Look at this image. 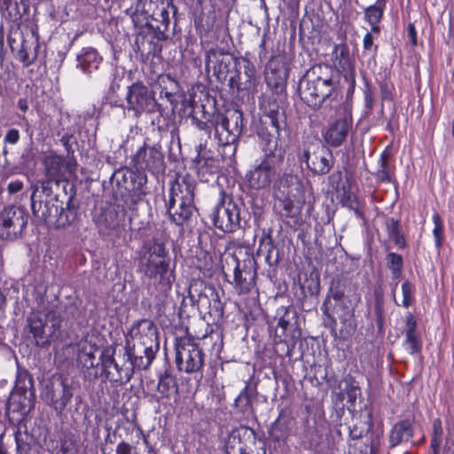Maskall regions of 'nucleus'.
<instances>
[{
    "label": "nucleus",
    "instance_id": "nucleus-1",
    "mask_svg": "<svg viewBox=\"0 0 454 454\" xmlns=\"http://www.w3.org/2000/svg\"><path fill=\"white\" fill-rule=\"evenodd\" d=\"M140 270L165 292L171 288L175 278L169 272L170 257L165 244L153 238L143 242L138 251Z\"/></svg>",
    "mask_w": 454,
    "mask_h": 454
},
{
    "label": "nucleus",
    "instance_id": "nucleus-2",
    "mask_svg": "<svg viewBox=\"0 0 454 454\" xmlns=\"http://www.w3.org/2000/svg\"><path fill=\"white\" fill-rule=\"evenodd\" d=\"M298 91L301 99L313 108H319L324 104L333 107L340 97L338 79L333 75L319 76L315 68L307 71L300 79Z\"/></svg>",
    "mask_w": 454,
    "mask_h": 454
},
{
    "label": "nucleus",
    "instance_id": "nucleus-3",
    "mask_svg": "<svg viewBox=\"0 0 454 454\" xmlns=\"http://www.w3.org/2000/svg\"><path fill=\"white\" fill-rule=\"evenodd\" d=\"M194 190L195 183L189 176L178 178L171 184L165 206L176 224L182 225L195 210Z\"/></svg>",
    "mask_w": 454,
    "mask_h": 454
},
{
    "label": "nucleus",
    "instance_id": "nucleus-4",
    "mask_svg": "<svg viewBox=\"0 0 454 454\" xmlns=\"http://www.w3.org/2000/svg\"><path fill=\"white\" fill-rule=\"evenodd\" d=\"M243 129V114L239 110L229 112L227 114H218L215 119L214 138L219 146L228 149L221 153L233 156L236 153L235 143Z\"/></svg>",
    "mask_w": 454,
    "mask_h": 454
},
{
    "label": "nucleus",
    "instance_id": "nucleus-5",
    "mask_svg": "<svg viewBox=\"0 0 454 454\" xmlns=\"http://www.w3.org/2000/svg\"><path fill=\"white\" fill-rule=\"evenodd\" d=\"M137 339L138 344L135 346L133 354H129L131 364L139 370H146L159 349L158 332L154 324L151 321L139 323Z\"/></svg>",
    "mask_w": 454,
    "mask_h": 454
},
{
    "label": "nucleus",
    "instance_id": "nucleus-6",
    "mask_svg": "<svg viewBox=\"0 0 454 454\" xmlns=\"http://www.w3.org/2000/svg\"><path fill=\"white\" fill-rule=\"evenodd\" d=\"M301 162H305L309 169L317 175H325L333 168V156L332 152L320 142H304L297 154Z\"/></svg>",
    "mask_w": 454,
    "mask_h": 454
},
{
    "label": "nucleus",
    "instance_id": "nucleus-7",
    "mask_svg": "<svg viewBox=\"0 0 454 454\" xmlns=\"http://www.w3.org/2000/svg\"><path fill=\"white\" fill-rule=\"evenodd\" d=\"M215 228L223 232H234L240 228V207L232 198L221 192L220 201L215 206L212 215Z\"/></svg>",
    "mask_w": 454,
    "mask_h": 454
},
{
    "label": "nucleus",
    "instance_id": "nucleus-8",
    "mask_svg": "<svg viewBox=\"0 0 454 454\" xmlns=\"http://www.w3.org/2000/svg\"><path fill=\"white\" fill-rule=\"evenodd\" d=\"M176 364L180 372L193 373L204 364V353L190 338H180L176 343Z\"/></svg>",
    "mask_w": 454,
    "mask_h": 454
},
{
    "label": "nucleus",
    "instance_id": "nucleus-9",
    "mask_svg": "<svg viewBox=\"0 0 454 454\" xmlns=\"http://www.w3.org/2000/svg\"><path fill=\"white\" fill-rule=\"evenodd\" d=\"M126 101V109L133 112L136 116L160 111V105L157 103L154 93L141 82L133 83L128 88Z\"/></svg>",
    "mask_w": 454,
    "mask_h": 454
},
{
    "label": "nucleus",
    "instance_id": "nucleus-10",
    "mask_svg": "<svg viewBox=\"0 0 454 454\" xmlns=\"http://www.w3.org/2000/svg\"><path fill=\"white\" fill-rule=\"evenodd\" d=\"M131 165L137 171L148 170L153 174L164 171V156L160 146L144 143L132 156Z\"/></svg>",
    "mask_w": 454,
    "mask_h": 454
},
{
    "label": "nucleus",
    "instance_id": "nucleus-11",
    "mask_svg": "<svg viewBox=\"0 0 454 454\" xmlns=\"http://www.w3.org/2000/svg\"><path fill=\"white\" fill-rule=\"evenodd\" d=\"M278 164L270 158H263L255 163L246 174L248 186L256 191L269 190L276 179Z\"/></svg>",
    "mask_w": 454,
    "mask_h": 454
},
{
    "label": "nucleus",
    "instance_id": "nucleus-12",
    "mask_svg": "<svg viewBox=\"0 0 454 454\" xmlns=\"http://www.w3.org/2000/svg\"><path fill=\"white\" fill-rule=\"evenodd\" d=\"M27 225V217L22 210L16 207L5 208L0 215V238L14 239Z\"/></svg>",
    "mask_w": 454,
    "mask_h": 454
},
{
    "label": "nucleus",
    "instance_id": "nucleus-13",
    "mask_svg": "<svg viewBox=\"0 0 454 454\" xmlns=\"http://www.w3.org/2000/svg\"><path fill=\"white\" fill-rule=\"evenodd\" d=\"M256 270L252 262H236L234 269L235 287L239 294H246L252 290L255 285Z\"/></svg>",
    "mask_w": 454,
    "mask_h": 454
},
{
    "label": "nucleus",
    "instance_id": "nucleus-14",
    "mask_svg": "<svg viewBox=\"0 0 454 454\" xmlns=\"http://www.w3.org/2000/svg\"><path fill=\"white\" fill-rule=\"evenodd\" d=\"M352 122L347 118H340L329 125L324 133L325 142L331 147H339L348 137Z\"/></svg>",
    "mask_w": 454,
    "mask_h": 454
},
{
    "label": "nucleus",
    "instance_id": "nucleus-15",
    "mask_svg": "<svg viewBox=\"0 0 454 454\" xmlns=\"http://www.w3.org/2000/svg\"><path fill=\"white\" fill-rule=\"evenodd\" d=\"M306 185L296 175L285 174L278 181L275 195L305 198Z\"/></svg>",
    "mask_w": 454,
    "mask_h": 454
},
{
    "label": "nucleus",
    "instance_id": "nucleus-16",
    "mask_svg": "<svg viewBox=\"0 0 454 454\" xmlns=\"http://www.w3.org/2000/svg\"><path fill=\"white\" fill-rule=\"evenodd\" d=\"M126 178H129V184L127 190L129 192L130 201L133 206L141 202L148 193L147 176L143 171L128 170L125 174Z\"/></svg>",
    "mask_w": 454,
    "mask_h": 454
},
{
    "label": "nucleus",
    "instance_id": "nucleus-17",
    "mask_svg": "<svg viewBox=\"0 0 454 454\" xmlns=\"http://www.w3.org/2000/svg\"><path fill=\"white\" fill-rule=\"evenodd\" d=\"M288 78V68L282 60H271L266 69L267 85L276 91L281 90Z\"/></svg>",
    "mask_w": 454,
    "mask_h": 454
},
{
    "label": "nucleus",
    "instance_id": "nucleus-18",
    "mask_svg": "<svg viewBox=\"0 0 454 454\" xmlns=\"http://www.w3.org/2000/svg\"><path fill=\"white\" fill-rule=\"evenodd\" d=\"M77 68L84 74L90 75L102 63L103 58L98 51L92 47H84L76 57Z\"/></svg>",
    "mask_w": 454,
    "mask_h": 454
},
{
    "label": "nucleus",
    "instance_id": "nucleus-19",
    "mask_svg": "<svg viewBox=\"0 0 454 454\" xmlns=\"http://www.w3.org/2000/svg\"><path fill=\"white\" fill-rule=\"evenodd\" d=\"M443 442V430L442 427V421L440 419H435L433 421V433L431 439V454H454V441L446 437L444 444L442 447Z\"/></svg>",
    "mask_w": 454,
    "mask_h": 454
},
{
    "label": "nucleus",
    "instance_id": "nucleus-20",
    "mask_svg": "<svg viewBox=\"0 0 454 454\" xmlns=\"http://www.w3.org/2000/svg\"><path fill=\"white\" fill-rule=\"evenodd\" d=\"M294 315L289 317V310L285 309V314L279 317L277 328L276 335L279 339V341L294 342L301 335L299 329L296 326V322H293Z\"/></svg>",
    "mask_w": 454,
    "mask_h": 454
},
{
    "label": "nucleus",
    "instance_id": "nucleus-21",
    "mask_svg": "<svg viewBox=\"0 0 454 454\" xmlns=\"http://www.w3.org/2000/svg\"><path fill=\"white\" fill-rule=\"evenodd\" d=\"M258 136L259 147L264 153L263 158H270L278 163L282 162L285 151L278 147V138L266 131L259 132Z\"/></svg>",
    "mask_w": 454,
    "mask_h": 454
},
{
    "label": "nucleus",
    "instance_id": "nucleus-22",
    "mask_svg": "<svg viewBox=\"0 0 454 454\" xmlns=\"http://www.w3.org/2000/svg\"><path fill=\"white\" fill-rule=\"evenodd\" d=\"M178 393V386L176 379L165 372L159 376L157 394L152 395V399L160 402L161 399H170Z\"/></svg>",
    "mask_w": 454,
    "mask_h": 454
},
{
    "label": "nucleus",
    "instance_id": "nucleus-23",
    "mask_svg": "<svg viewBox=\"0 0 454 454\" xmlns=\"http://www.w3.org/2000/svg\"><path fill=\"white\" fill-rule=\"evenodd\" d=\"M332 59L334 67L346 75L353 70V60L349 53V48L346 43H338L333 47Z\"/></svg>",
    "mask_w": 454,
    "mask_h": 454
},
{
    "label": "nucleus",
    "instance_id": "nucleus-24",
    "mask_svg": "<svg viewBox=\"0 0 454 454\" xmlns=\"http://www.w3.org/2000/svg\"><path fill=\"white\" fill-rule=\"evenodd\" d=\"M43 165L45 168L46 176L50 181L59 183L60 178L64 176L66 160L62 156L55 153H51L45 157Z\"/></svg>",
    "mask_w": 454,
    "mask_h": 454
},
{
    "label": "nucleus",
    "instance_id": "nucleus-25",
    "mask_svg": "<svg viewBox=\"0 0 454 454\" xmlns=\"http://www.w3.org/2000/svg\"><path fill=\"white\" fill-rule=\"evenodd\" d=\"M30 333L33 334L37 346L44 348L51 343L50 337L45 333V320L37 315H32L27 318Z\"/></svg>",
    "mask_w": 454,
    "mask_h": 454
},
{
    "label": "nucleus",
    "instance_id": "nucleus-26",
    "mask_svg": "<svg viewBox=\"0 0 454 454\" xmlns=\"http://www.w3.org/2000/svg\"><path fill=\"white\" fill-rule=\"evenodd\" d=\"M32 35L34 37V42L29 43L28 41L25 40L18 53L19 59L26 67H28L35 62L38 55V49L40 48L39 35L34 29L32 30Z\"/></svg>",
    "mask_w": 454,
    "mask_h": 454
},
{
    "label": "nucleus",
    "instance_id": "nucleus-27",
    "mask_svg": "<svg viewBox=\"0 0 454 454\" xmlns=\"http://www.w3.org/2000/svg\"><path fill=\"white\" fill-rule=\"evenodd\" d=\"M284 211L283 215L288 218H296L300 215L306 198H293L289 196L275 195Z\"/></svg>",
    "mask_w": 454,
    "mask_h": 454
},
{
    "label": "nucleus",
    "instance_id": "nucleus-28",
    "mask_svg": "<svg viewBox=\"0 0 454 454\" xmlns=\"http://www.w3.org/2000/svg\"><path fill=\"white\" fill-rule=\"evenodd\" d=\"M412 436V427L409 420L397 422L392 428L389 435V442L392 447L403 442H407Z\"/></svg>",
    "mask_w": 454,
    "mask_h": 454
},
{
    "label": "nucleus",
    "instance_id": "nucleus-29",
    "mask_svg": "<svg viewBox=\"0 0 454 454\" xmlns=\"http://www.w3.org/2000/svg\"><path fill=\"white\" fill-rule=\"evenodd\" d=\"M196 168L200 178L207 181L206 179L207 175L217 173L220 169V162L217 159L206 153L203 155L199 154L196 160Z\"/></svg>",
    "mask_w": 454,
    "mask_h": 454
},
{
    "label": "nucleus",
    "instance_id": "nucleus-30",
    "mask_svg": "<svg viewBox=\"0 0 454 454\" xmlns=\"http://www.w3.org/2000/svg\"><path fill=\"white\" fill-rule=\"evenodd\" d=\"M152 4V0H137L135 7H130L127 12L130 14L134 23H148Z\"/></svg>",
    "mask_w": 454,
    "mask_h": 454
},
{
    "label": "nucleus",
    "instance_id": "nucleus-31",
    "mask_svg": "<svg viewBox=\"0 0 454 454\" xmlns=\"http://www.w3.org/2000/svg\"><path fill=\"white\" fill-rule=\"evenodd\" d=\"M170 9L174 12L175 6L171 4H168L167 5L162 4L161 7L159 8L158 12L151 14L150 19L156 22L155 28L160 32L168 31L170 25Z\"/></svg>",
    "mask_w": 454,
    "mask_h": 454
},
{
    "label": "nucleus",
    "instance_id": "nucleus-32",
    "mask_svg": "<svg viewBox=\"0 0 454 454\" xmlns=\"http://www.w3.org/2000/svg\"><path fill=\"white\" fill-rule=\"evenodd\" d=\"M386 229L389 239L394 242L397 248L402 249L406 247V240L404 235L402 232L401 225L398 220L394 218L387 219Z\"/></svg>",
    "mask_w": 454,
    "mask_h": 454
},
{
    "label": "nucleus",
    "instance_id": "nucleus-33",
    "mask_svg": "<svg viewBox=\"0 0 454 454\" xmlns=\"http://www.w3.org/2000/svg\"><path fill=\"white\" fill-rule=\"evenodd\" d=\"M55 213L57 215L56 223L58 227H66L74 222L77 212L74 206L72 204L71 200H68L67 206L61 207L59 209L55 207Z\"/></svg>",
    "mask_w": 454,
    "mask_h": 454
},
{
    "label": "nucleus",
    "instance_id": "nucleus-34",
    "mask_svg": "<svg viewBox=\"0 0 454 454\" xmlns=\"http://www.w3.org/2000/svg\"><path fill=\"white\" fill-rule=\"evenodd\" d=\"M32 386V379L26 370L18 369L14 391L19 395H25L28 387Z\"/></svg>",
    "mask_w": 454,
    "mask_h": 454
},
{
    "label": "nucleus",
    "instance_id": "nucleus-35",
    "mask_svg": "<svg viewBox=\"0 0 454 454\" xmlns=\"http://www.w3.org/2000/svg\"><path fill=\"white\" fill-rule=\"evenodd\" d=\"M385 8V6L376 3L369 5L364 9V20L368 24L380 23L382 20Z\"/></svg>",
    "mask_w": 454,
    "mask_h": 454
},
{
    "label": "nucleus",
    "instance_id": "nucleus-36",
    "mask_svg": "<svg viewBox=\"0 0 454 454\" xmlns=\"http://www.w3.org/2000/svg\"><path fill=\"white\" fill-rule=\"evenodd\" d=\"M62 395L59 400L54 403V409L58 412H62L67 405L71 402L73 398L72 387L65 380L61 381Z\"/></svg>",
    "mask_w": 454,
    "mask_h": 454
},
{
    "label": "nucleus",
    "instance_id": "nucleus-37",
    "mask_svg": "<svg viewBox=\"0 0 454 454\" xmlns=\"http://www.w3.org/2000/svg\"><path fill=\"white\" fill-rule=\"evenodd\" d=\"M387 261L388 268L392 272V278L394 279H398L402 274L403 268V257L402 255L391 252L387 255Z\"/></svg>",
    "mask_w": 454,
    "mask_h": 454
},
{
    "label": "nucleus",
    "instance_id": "nucleus-38",
    "mask_svg": "<svg viewBox=\"0 0 454 454\" xmlns=\"http://www.w3.org/2000/svg\"><path fill=\"white\" fill-rule=\"evenodd\" d=\"M259 106L260 109L270 118V122L272 126H274L277 129V130H278L279 128L277 120L278 106L275 100H273L272 102L266 99L260 100Z\"/></svg>",
    "mask_w": 454,
    "mask_h": 454
},
{
    "label": "nucleus",
    "instance_id": "nucleus-39",
    "mask_svg": "<svg viewBox=\"0 0 454 454\" xmlns=\"http://www.w3.org/2000/svg\"><path fill=\"white\" fill-rule=\"evenodd\" d=\"M401 289L403 295L402 303L399 304L395 299V303L397 306L409 308L414 301L415 286L410 281L406 280L402 284Z\"/></svg>",
    "mask_w": 454,
    "mask_h": 454
},
{
    "label": "nucleus",
    "instance_id": "nucleus-40",
    "mask_svg": "<svg viewBox=\"0 0 454 454\" xmlns=\"http://www.w3.org/2000/svg\"><path fill=\"white\" fill-rule=\"evenodd\" d=\"M387 154L386 152H383L380 155L379 163H380V168L377 171V178L380 180L383 183H389L391 182V171L390 167L387 162Z\"/></svg>",
    "mask_w": 454,
    "mask_h": 454
},
{
    "label": "nucleus",
    "instance_id": "nucleus-41",
    "mask_svg": "<svg viewBox=\"0 0 454 454\" xmlns=\"http://www.w3.org/2000/svg\"><path fill=\"white\" fill-rule=\"evenodd\" d=\"M403 347L411 355L419 353L422 348V342L419 336L417 333L405 334Z\"/></svg>",
    "mask_w": 454,
    "mask_h": 454
},
{
    "label": "nucleus",
    "instance_id": "nucleus-42",
    "mask_svg": "<svg viewBox=\"0 0 454 454\" xmlns=\"http://www.w3.org/2000/svg\"><path fill=\"white\" fill-rule=\"evenodd\" d=\"M98 351V348L88 343H84L82 346L81 349V359H84V364L87 367H96L98 366V363H95V353Z\"/></svg>",
    "mask_w": 454,
    "mask_h": 454
},
{
    "label": "nucleus",
    "instance_id": "nucleus-43",
    "mask_svg": "<svg viewBox=\"0 0 454 454\" xmlns=\"http://www.w3.org/2000/svg\"><path fill=\"white\" fill-rule=\"evenodd\" d=\"M434 223L433 235L435 247L440 249L442 244V235L444 231L443 223L438 213H434L432 216Z\"/></svg>",
    "mask_w": 454,
    "mask_h": 454
},
{
    "label": "nucleus",
    "instance_id": "nucleus-44",
    "mask_svg": "<svg viewBox=\"0 0 454 454\" xmlns=\"http://www.w3.org/2000/svg\"><path fill=\"white\" fill-rule=\"evenodd\" d=\"M270 434L276 442L286 441L288 437V429L286 426L282 425L278 420H276L271 426Z\"/></svg>",
    "mask_w": 454,
    "mask_h": 454
},
{
    "label": "nucleus",
    "instance_id": "nucleus-45",
    "mask_svg": "<svg viewBox=\"0 0 454 454\" xmlns=\"http://www.w3.org/2000/svg\"><path fill=\"white\" fill-rule=\"evenodd\" d=\"M347 300V308L351 309L352 314L354 313L355 309L361 302V294L357 291V288L355 286H348L347 294L345 296Z\"/></svg>",
    "mask_w": 454,
    "mask_h": 454
},
{
    "label": "nucleus",
    "instance_id": "nucleus-46",
    "mask_svg": "<svg viewBox=\"0 0 454 454\" xmlns=\"http://www.w3.org/2000/svg\"><path fill=\"white\" fill-rule=\"evenodd\" d=\"M380 97L384 101H390L394 98L395 86L390 82H380Z\"/></svg>",
    "mask_w": 454,
    "mask_h": 454
},
{
    "label": "nucleus",
    "instance_id": "nucleus-47",
    "mask_svg": "<svg viewBox=\"0 0 454 454\" xmlns=\"http://www.w3.org/2000/svg\"><path fill=\"white\" fill-rule=\"evenodd\" d=\"M328 296L333 297V299L336 301H340L345 298L346 292L340 282L337 284L333 283L330 288V294Z\"/></svg>",
    "mask_w": 454,
    "mask_h": 454
},
{
    "label": "nucleus",
    "instance_id": "nucleus-48",
    "mask_svg": "<svg viewBox=\"0 0 454 454\" xmlns=\"http://www.w3.org/2000/svg\"><path fill=\"white\" fill-rule=\"evenodd\" d=\"M341 202L344 207H347L349 209H353L359 206L357 198L350 192H344Z\"/></svg>",
    "mask_w": 454,
    "mask_h": 454
},
{
    "label": "nucleus",
    "instance_id": "nucleus-49",
    "mask_svg": "<svg viewBox=\"0 0 454 454\" xmlns=\"http://www.w3.org/2000/svg\"><path fill=\"white\" fill-rule=\"evenodd\" d=\"M20 140V132L16 129H11L7 131L4 142L5 144L16 145Z\"/></svg>",
    "mask_w": 454,
    "mask_h": 454
},
{
    "label": "nucleus",
    "instance_id": "nucleus-50",
    "mask_svg": "<svg viewBox=\"0 0 454 454\" xmlns=\"http://www.w3.org/2000/svg\"><path fill=\"white\" fill-rule=\"evenodd\" d=\"M406 332L405 334L416 333L417 322L411 313H408L405 318Z\"/></svg>",
    "mask_w": 454,
    "mask_h": 454
},
{
    "label": "nucleus",
    "instance_id": "nucleus-51",
    "mask_svg": "<svg viewBox=\"0 0 454 454\" xmlns=\"http://www.w3.org/2000/svg\"><path fill=\"white\" fill-rule=\"evenodd\" d=\"M243 401L246 402V406H250L251 405V396L249 395L247 387H245L240 392V394L238 395V397L235 400L236 403H242Z\"/></svg>",
    "mask_w": 454,
    "mask_h": 454
},
{
    "label": "nucleus",
    "instance_id": "nucleus-52",
    "mask_svg": "<svg viewBox=\"0 0 454 454\" xmlns=\"http://www.w3.org/2000/svg\"><path fill=\"white\" fill-rule=\"evenodd\" d=\"M103 366L105 368H114L116 370L118 373H120L121 367L116 363L115 359L113 356H107L105 360H103Z\"/></svg>",
    "mask_w": 454,
    "mask_h": 454
},
{
    "label": "nucleus",
    "instance_id": "nucleus-53",
    "mask_svg": "<svg viewBox=\"0 0 454 454\" xmlns=\"http://www.w3.org/2000/svg\"><path fill=\"white\" fill-rule=\"evenodd\" d=\"M33 191H32V194H31V197H30V200H31V209L33 211V214L37 215L38 213H39V208H37V203H36V200H35V195H36V192L39 189V186L38 185H35L32 187Z\"/></svg>",
    "mask_w": 454,
    "mask_h": 454
},
{
    "label": "nucleus",
    "instance_id": "nucleus-54",
    "mask_svg": "<svg viewBox=\"0 0 454 454\" xmlns=\"http://www.w3.org/2000/svg\"><path fill=\"white\" fill-rule=\"evenodd\" d=\"M23 188V183L19 180L12 181L7 186V190L11 194L20 192Z\"/></svg>",
    "mask_w": 454,
    "mask_h": 454
},
{
    "label": "nucleus",
    "instance_id": "nucleus-55",
    "mask_svg": "<svg viewBox=\"0 0 454 454\" xmlns=\"http://www.w3.org/2000/svg\"><path fill=\"white\" fill-rule=\"evenodd\" d=\"M364 102H365V107L368 110H372L373 107L374 98L372 92L370 89H367L364 90Z\"/></svg>",
    "mask_w": 454,
    "mask_h": 454
},
{
    "label": "nucleus",
    "instance_id": "nucleus-56",
    "mask_svg": "<svg viewBox=\"0 0 454 454\" xmlns=\"http://www.w3.org/2000/svg\"><path fill=\"white\" fill-rule=\"evenodd\" d=\"M131 446L125 442H120L116 447V454H130Z\"/></svg>",
    "mask_w": 454,
    "mask_h": 454
},
{
    "label": "nucleus",
    "instance_id": "nucleus-57",
    "mask_svg": "<svg viewBox=\"0 0 454 454\" xmlns=\"http://www.w3.org/2000/svg\"><path fill=\"white\" fill-rule=\"evenodd\" d=\"M373 46V38L372 33H366L363 40V47L364 51H370Z\"/></svg>",
    "mask_w": 454,
    "mask_h": 454
},
{
    "label": "nucleus",
    "instance_id": "nucleus-58",
    "mask_svg": "<svg viewBox=\"0 0 454 454\" xmlns=\"http://www.w3.org/2000/svg\"><path fill=\"white\" fill-rule=\"evenodd\" d=\"M329 303H330V296H327L326 299L325 300V301L323 302L322 307H321V309H322L323 313L326 317H332V313H331V309H330Z\"/></svg>",
    "mask_w": 454,
    "mask_h": 454
},
{
    "label": "nucleus",
    "instance_id": "nucleus-59",
    "mask_svg": "<svg viewBox=\"0 0 454 454\" xmlns=\"http://www.w3.org/2000/svg\"><path fill=\"white\" fill-rule=\"evenodd\" d=\"M18 107L21 112L26 113L28 109L27 100L26 98H20L18 101Z\"/></svg>",
    "mask_w": 454,
    "mask_h": 454
},
{
    "label": "nucleus",
    "instance_id": "nucleus-60",
    "mask_svg": "<svg viewBox=\"0 0 454 454\" xmlns=\"http://www.w3.org/2000/svg\"><path fill=\"white\" fill-rule=\"evenodd\" d=\"M376 315H377V325L380 328L382 327L383 325V319H382V311L380 306H377L375 309Z\"/></svg>",
    "mask_w": 454,
    "mask_h": 454
},
{
    "label": "nucleus",
    "instance_id": "nucleus-61",
    "mask_svg": "<svg viewBox=\"0 0 454 454\" xmlns=\"http://www.w3.org/2000/svg\"><path fill=\"white\" fill-rule=\"evenodd\" d=\"M239 76V75L237 74L236 76H231L230 78V84H231V88H236L238 90L242 89L239 82H238Z\"/></svg>",
    "mask_w": 454,
    "mask_h": 454
},
{
    "label": "nucleus",
    "instance_id": "nucleus-62",
    "mask_svg": "<svg viewBox=\"0 0 454 454\" xmlns=\"http://www.w3.org/2000/svg\"><path fill=\"white\" fill-rule=\"evenodd\" d=\"M160 97L161 98H166L169 102H172L174 95L172 92H169V91L162 89L160 92Z\"/></svg>",
    "mask_w": 454,
    "mask_h": 454
},
{
    "label": "nucleus",
    "instance_id": "nucleus-63",
    "mask_svg": "<svg viewBox=\"0 0 454 454\" xmlns=\"http://www.w3.org/2000/svg\"><path fill=\"white\" fill-rule=\"evenodd\" d=\"M254 68L250 66L249 63L245 67V74L247 75L248 81H251L254 78Z\"/></svg>",
    "mask_w": 454,
    "mask_h": 454
},
{
    "label": "nucleus",
    "instance_id": "nucleus-64",
    "mask_svg": "<svg viewBox=\"0 0 454 454\" xmlns=\"http://www.w3.org/2000/svg\"><path fill=\"white\" fill-rule=\"evenodd\" d=\"M371 25V32L370 33H375V34H379L380 33V27H379V23H375V24H370Z\"/></svg>",
    "mask_w": 454,
    "mask_h": 454
}]
</instances>
